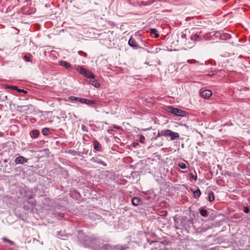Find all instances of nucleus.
I'll return each instance as SVG.
<instances>
[{
  "mask_svg": "<svg viewBox=\"0 0 250 250\" xmlns=\"http://www.w3.org/2000/svg\"><path fill=\"white\" fill-rule=\"evenodd\" d=\"M161 135L165 137H170L171 140L179 138V134L178 133L173 132L169 129L162 130L161 131Z\"/></svg>",
  "mask_w": 250,
  "mask_h": 250,
  "instance_id": "1",
  "label": "nucleus"
},
{
  "mask_svg": "<svg viewBox=\"0 0 250 250\" xmlns=\"http://www.w3.org/2000/svg\"><path fill=\"white\" fill-rule=\"evenodd\" d=\"M168 111L174 115H176L177 116H183V114H182L184 113V112L180 109H179L177 108L173 107L172 106H169L168 107Z\"/></svg>",
  "mask_w": 250,
  "mask_h": 250,
  "instance_id": "2",
  "label": "nucleus"
},
{
  "mask_svg": "<svg viewBox=\"0 0 250 250\" xmlns=\"http://www.w3.org/2000/svg\"><path fill=\"white\" fill-rule=\"evenodd\" d=\"M28 159L23 156H19L17 157L15 160V163L17 164H23L27 163Z\"/></svg>",
  "mask_w": 250,
  "mask_h": 250,
  "instance_id": "3",
  "label": "nucleus"
},
{
  "mask_svg": "<svg viewBox=\"0 0 250 250\" xmlns=\"http://www.w3.org/2000/svg\"><path fill=\"white\" fill-rule=\"evenodd\" d=\"M128 44L129 46L134 47L136 49L140 48L138 43L136 41L135 39L133 38L132 37L128 41Z\"/></svg>",
  "mask_w": 250,
  "mask_h": 250,
  "instance_id": "4",
  "label": "nucleus"
},
{
  "mask_svg": "<svg viewBox=\"0 0 250 250\" xmlns=\"http://www.w3.org/2000/svg\"><path fill=\"white\" fill-rule=\"evenodd\" d=\"M200 94L205 98H208L211 96L212 92L209 90H204L201 92Z\"/></svg>",
  "mask_w": 250,
  "mask_h": 250,
  "instance_id": "5",
  "label": "nucleus"
},
{
  "mask_svg": "<svg viewBox=\"0 0 250 250\" xmlns=\"http://www.w3.org/2000/svg\"><path fill=\"white\" fill-rule=\"evenodd\" d=\"M91 161L102 165L104 167H106L107 164L106 163L104 162V161L99 159L97 157H93L91 159Z\"/></svg>",
  "mask_w": 250,
  "mask_h": 250,
  "instance_id": "6",
  "label": "nucleus"
},
{
  "mask_svg": "<svg viewBox=\"0 0 250 250\" xmlns=\"http://www.w3.org/2000/svg\"><path fill=\"white\" fill-rule=\"evenodd\" d=\"M60 64L61 66L64 67L66 69H68V70L72 68V67L71 65L70 64V63H69V62H65V61H62L60 62Z\"/></svg>",
  "mask_w": 250,
  "mask_h": 250,
  "instance_id": "7",
  "label": "nucleus"
},
{
  "mask_svg": "<svg viewBox=\"0 0 250 250\" xmlns=\"http://www.w3.org/2000/svg\"><path fill=\"white\" fill-rule=\"evenodd\" d=\"M80 102L81 103H84L89 105H91L95 103V102L93 100H89L84 98L80 99Z\"/></svg>",
  "mask_w": 250,
  "mask_h": 250,
  "instance_id": "8",
  "label": "nucleus"
},
{
  "mask_svg": "<svg viewBox=\"0 0 250 250\" xmlns=\"http://www.w3.org/2000/svg\"><path fill=\"white\" fill-rule=\"evenodd\" d=\"M74 69L76 71L80 72L81 74H82L83 75H84V73L86 72V69L85 68H83L79 65H75L74 66Z\"/></svg>",
  "mask_w": 250,
  "mask_h": 250,
  "instance_id": "9",
  "label": "nucleus"
},
{
  "mask_svg": "<svg viewBox=\"0 0 250 250\" xmlns=\"http://www.w3.org/2000/svg\"><path fill=\"white\" fill-rule=\"evenodd\" d=\"M83 76L86 77L87 78H90L92 79H95V75L90 72L89 71L86 69V72L84 73Z\"/></svg>",
  "mask_w": 250,
  "mask_h": 250,
  "instance_id": "10",
  "label": "nucleus"
},
{
  "mask_svg": "<svg viewBox=\"0 0 250 250\" xmlns=\"http://www.w3.org/2000/svg\"><path fill=\"white\" fill-rule=\"evenodd\" d=\"M83 76L86 77L87 78H90L92 79H95V75L90 72L89 71L86 69V72L84 73Z\"/></svg>",
  "mask_w": 250,
  "mask_h": 250,
  "instance_id": "11",
  "label": "nucleus"
},
{
  "mask_svg": "<svg viewBox=\"0 0 250 250\" xmlns=\"http://www.w3.org/2000/svg\"><path fill=\"white\" fill-rule=\"evenodd\" d=\"M94 148L98 151L102 150V146L98 143L97 141H95L93 143Z\"/></svg>",
  "mask_w": 250,
  "mask_h": 250,
  "instance_id": "12",
  "label": "nucleus"
},
{
  "mask_svg": "<svg viewBox=\"0 0 250 250\" xmlns=\"http://www.w3.org/2000/svg\"><path fill=\"white\" fill-rule=\"evenodd\" d=\"M127 247L125 246L117 245L113 247V250H126Z\"/></svg>",
  "mask_w": 250,
  "mask_h": 250,
  "instance_id": "13",
  "label": "nucleus"
},
{
  "mask_svg": "<svg viewBox=\"0 0 250 250\" xmlns=\"http://www.w3.org/2000/svg\"><path fill=\"white\" fill-rule=\"evenodd\" d=\"M89 82L90 84H92L96 87L98 88V87H100L101 86L100 83L97 81L95 80L94 79H91L89 80Z\"/></svg>",
  "mask_w": 250,
  "mask_h": 250,
  "instance_id": "14",
  "label": "nucleus"
},
{
  "mask_svg": "<svg viewBox=\"0 0 250 250\" xmlns=\"http://www.w3.org/2000/svg\"><path fill=\"white\" fill-rule=\"evenodd\" d=\"M140 202V199L137 197L133 198L132 200V203L134 206H138Z\"/></svg>",
  "mask_w": 250,
  "mask_h": 250,
  "instance_id": "15",
  "label": "nucleus"
},
{
  "mask_svg": "<svg viewBox=\"0 0 250 250\" xmlns=\"http://www.w3.org/2000/svg\"><path fill=\"white\" fill-rule=\"evenodd\" d=\"M31 133H32V135L34 138H37L39 136V135L40 134V132L39 130H38L37 129H35V130H33L32 131Z\"/></svg>",
  "mask_w": 250,
  "mask_h": 250,
  "instance_id": "16",
  "label": "nucleus"
},
{
  "mask_svg": "<svg viewBox=\"0 0 250 250\" xmlns=\"http://www.w3.org/2000/svg\"><path fill=\"white\" fill-rule=\"evenodd\" d=\"M208 200L210 202H212L214 200V193L213 192L211 191L208 194Z\"/></svg>",
  "mask_w": 250,
  "mask_h": 250,
  "instance_id": "17",
  "label": "nucleus"
},
{
  "mask_svg": "<svg viewBox=\"0 0 250 250\" xmlns=\"http://www.w3.org/2000/svg\"><path fill=\"white\" fill-rule=\"evenodd\" d=\"M150 34L154 35L155 38H158L159 36V34L157 33V30L155 29H151Z\"/></svg>",
  "mask_w": 250,
  "mask_h": 250,
  "instance_id": "18",
  "label": "nucleus"
},
{
  "mask_svg": "<svg viewBox=\"0 0 250 250\" xmlns=\"http://www.w3.org/2000/svg\"><path fill=\"white\" fill-rule=\"evenodd\" d=\"M200 213L201 214V215L202 216H204V217H205V216H207V213H208V211L206 209H203V208H201L200 210Z\"/></svg>",
  "mask_w": 250,
  "mask_h": 250,
  "instance_id": "19",
  "label": "nucleus"
},
{
  "mask_svg": "<svg viewBox=\"0 0 250 250\" xmlns=\"http://www.w3.org/2000/svg\"><path fill=\"white\" fill-rule=\"evenodd\" d=\"M193 194L195 197H199L201 195V191L199 189H198L194 191Z\"/></svg>",
  "mask_w": 250,
  "mask_h": 250,
  "instance_id": "20",
  "label": "nucleus"
},
{
  "mask_svg": "<svg viewBox=\"0 0 250 250\" xmlns=\"http://www.w3.org/2000/svg\"><path fill=\"white\" fill-rule=\"evenodd\" d=\"M42 132L44 135H47L49 133V130L47 128H44L42 129Z\"/></svg>",
  "mask_w": 250,
  "mask_h": 250,
  "instance_id": "21",
  "label": "nucleus"
},
{
  "mask_svg": "<svg viewBox=\"0 0 250 250\" xmlns=\"http://www.w3.org/2000/svg\"><path fill=\"white\" fill-rule=\"evenodd\" d=\"M23 59L25 62H30L32 61L31 56L25 55L23 56Z\"/></svg>",
  "mask_w": 250,
  "mask_h": 250,
  "instance_id": "22",
  "label": "nucleus"
},
{
  "mask_svg": "<svg viewBox=\"0 0 250 250\" xmlns=\"http://www.w3.org/2000/svg\"><path fill=\"white\" fill-rule=\"evenodd\" d=\"M178 166L182 169H185L187 167L186 164L183 162L179 163Z\"/></svg>",
  "mask_w": 250,
  "mask_h": 250,
  "instance_id": "23",
  "label": "nucleus"
},
{
  "mask_svg": "<svg viewBox=\"0 0 250 250\" xmlns=\"http://www.w3.org/2000/svg\"><path fill=\"white\" fill-rule=\"evenodd\" d=\"M69 99L71 100L79 101L80 102V99H81L82 98H81L76 97H74V96H71V97H69Z\"/></svg>",
  "mask_w": 250,
  "mask_h": 250,
  "instance_id": "24",
  "label": "nucleus"
},
{
  "mask_svg": "<svg viewBox=\"0 0 250 250\" xmlns=\"http://www.w3.org/2000/svg\"><path fill=\"white\" fill-rule=\"evenodd\" d=\"M190 179L194 181L197 180V176L194 175L192 173L190 174Z\"/></svg>",
  "mask_w": 250,
  "mask_h": 250,
  "instance_id": "25",
  "label": "nucleus"
},
{
  "mask_svg": "<svg viewBox=\"0 0 250 250\" xmlns=\"http://www.w3.org/2000/svg\"><path fill=\"white\" fill-rule=\"evenodd\" d=\"M145 140H146V138H145V137L144 136L141 135L140 136V141L141 143H145Z\"/></svg>",
  "mask_w": 250,
  "mask_h": 250,
  "instance_id": "26",
  "label": "nucleus"
},
{
  "mask_svg": "<svg viewBox=\"0 0 250 250\" xmlns=\"http://www.w3.org/2000/svg\"><path fill=\"white\" fill-rule=\"evenodd\" d=\"M2 240L3 241H6L11 244H13V242H12V241L6 238H3Z\"/></svg>",
  "mask_w": 250,
  "mask_h": 250,
  "instance_id": "27",
  "label": "nucleus"
},
{
  "mask_svg": "<svg viewBox=\"0 0 250 250\" xmlns=\"http://www.w3.org/2000/svg\"><path fill=\"white\" fill-rule=\"evenodd\" d=\"M199 38V36L197 34H195L194 35H193L191 37V39L193 40L194 39H196L197 38Z\"/></svg>",
  "mask_w": 250,
  "mask_h": 250,
  "instance_id": "28",
  "label": "nucleus"
},
{
  "mask_svg": "<svg viewBox=\"0 0 250 250\" xmlns=\"http://www.w3.org/2000/svg\"><path fill=\"white\" fill-rule=\"evenodd\" d=\"M17 91L20 93H26V91L24 90V89H17Z\"/></svg>",
  "mask_w": 250,
  "mask_h": 250,
  "instance_id": "29",
  "label": "nucleus"
},
{
  "mask_svg": "<svg viewBox=\"0 0 250 250\" xmlns=\"http://www.w3.org/2000/svg\"><path fill=\"white\" fill-rule=\"evenodd\" d=\"M244 211L246 213H248L249 212V209L248 207H246L244 208Z\"/></svg>",
  "mask_w": 250,
  "mask_h": 250,
  "instance_id": "30",
  "label": "nucleus"
},
{
  "mask_svg": "<svg viewBox=\"0 0 250 250\" xmlns=\"http://www.w3.org/2000/svg\"><path fill=\"white\" fill-rule=\"evenodd\" d=\"M8 87L11 89L16 90L17 91V89H18V88L16 86H8Z\"/></svg>",
  "mask_w": 250,
  "mask_h": 250,
  "instance_id": "31",
  "label": "nucleus"
},
{
  "mask_svg": "<svg viewBox=\"0 0 250 250\" xmlns=\"http://www.w3.org/2000/svg\"><path fill=\"white\" fill-rule=\"evenodd\" d=\"M188 62L190 63H194L196 62V61L195 60H188Z\"/></svg>",
  "mask_w": 250,
  "mask_h": 250,
  "instance_id": "32",
  "label": "nucleus"
},
{
  "mask_svg": "<svg viewBox=\"0 0 250 250\" xmlns=\"http://www.w3.org/2000/svg\"><path fill=\"white\" fill-rule=\"evenodd\" d=\"M79 53L80 55H83V56H85H85H86V55H87L86 53H83V52H79Z\"/></svg>",
  "mask_w": 250,
  "mask_h": 250,
  "instance_id": "33",
  "label": "nucleus"
},
{
  "mask_svg": "<svg viewBox=\"0 0 250 250\" xmlns=\"http://www.w3.org/2000/svg\"><path fill=\"white\" fill-rule=\"evenodd\" d=\"M182 37L183 38H185L186 37V34H183L182 35Z\"/></svg>",
  "mask_w": 250,
  "mask_h": 250,
  "instance_id": "34",
  "label": "nucleus"
},
{
  "mask_svg": "<svg viewBox=\"0 0 250 250\" xmlns=\"http://www.w3.org/2000/svg\"><path fill=\"white\" fill-rule=\"evenodd\" d=\"M192 46H193V45H188V46H187V47H188V48H192Z\"/></svg>",
  "mask_w": 250,
  "mask_h": 250,
  "instance_id": "35",
  "label": "nucleus"
},
{
  "mask_svg": "<svg viewBox=\"0 0 250 250\" xmlns=\"http://www.w3.org/2000/svg\"><path fill=\"white\" fill-rule=\"evenodd\" d=\"M137 144H138V143H136V144H135V145H134V146H135V145H137Z\"/></svg>",
  "mask_w": 250,
  "mask_h": 250,
  "instance_id": "36",
  "label": "nucleus"
},
{
  "mask_svg": "<svg viewBox=\"0 0 250 250\" xmlns=\"http://www.w3.org/2000/svg\"><path fill=\"white\" fill-rule=\"evenodd\" d=\"M137 144H138V143H136V144H135V145H134V146H135V145H137Z\"/></svg>",
  "mask_w": 250,
  "mask_h": 250,
  "instance_id": "37",
  "label": "nucleus"
},
{
  "mask_svg": "<svg viewBox=\"0 0 250 250\" xmlns=\"http://www.w3.org/2000/svg\"><path fill=\"white\" fill-rule=\"evenodd\" d=\"M137 144H138V143H136V144H135V145H134V146H135V145H137Z\"/></svg>",
  "mask_w": 250,
  "mask_h": 250,
  "instance_id": "38",
  "label": "nucleus"
}]
</instances>
